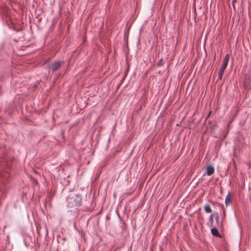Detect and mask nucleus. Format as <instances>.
Masks as SVG:
<instances>
[{
    "label": "nucleus",
    "mask_w": 251,
    "mask_h": 251,
    "mask_svg": "<svg viewBox=\"0 0 251 251\" xmlns=\"http://www.w3.org/2000/svg\"><path fill=\"white\" fill-rule=\"evenodd\" d=\"M81 201L80 195H70L67 198L68 206L70 207H78L80 206Z\"/></svg>",
    "instance_id": "nucleus-1"
},
{
    "label": "nucleus",
    "mask_w": 251,
    "mask_h": 251,
    "mask_svg": "<svg viewBox=\"0 0 251 251\" xmlns=\"http://www.w3.org/2000/svg\"><path fill=\"white\" fill-rule=\"evenodd\" d=\"M204 210L205 212L209 213L212 212V209L211 206L209 204H207L204 207Z\"/></svg>",
    "instance_id": "nucleus-8"
},
{
    "label": "nucleus",
    "mask_w": 251,
    "mask_h": 251,
    "mask_svg": "<svg viewBox=\"0 0 251 251\" xmlns=\"http://www.w3.org/2000/svg\"><path fill=\"white\" fill-rule=\"evenodd\" d=\"M209 221L211 222V224H212L213 221V214H211L210 215V216L209 217Z\"/></svg>",
    "instance_id": "nucleus-10"
},
{
    "label": "nucleus",
    "mask_w": 251,
    "mask_h": 251,
    "mask_svg": "<svg viewBox=\"0 0 251 251\" xmlns=\"http://www.w3.org/2000/svg\"><path fill=\"white\" fill-rule=\"evenodd\" d=\"M63 62L62 61H56L54 63H52L50 65V69L52 70V71H55L58 70Z\"/></svg>",
    "instance_id": "nucleus-3"
},
{
    "label": "nucleus",
    "mask_w": 251,
    "mask_h": 251,
    "mask_svg": "<svg viewBox=\"0 0 251 251\" xmlns=\"http://www.w3.org/2000/svg\"><path fill=\"white\" fill-rule=\"evenodd\" d=\"M244 77V87L246 89L249 90L251 88V76L245 75Z\"/></svg>",
    "instance_id": "nucleus-2"
},
{
    "label": "nucleus",
    "mask_w": 251,
    "mask_h": 251,
    "mask_svg": "<svg viewBox=\"0 0 251 251\" xmlns=\"http://www.w3.org/2000/svg\"><path fill=\"white\" fill-rule=\"evenodd\" d=\"M223 74L218 73V80H221L223 77Z\"/></svg>",
    "instance_id": "nucleus-11"
},
{
    "label": "nucleus",
    "mask_w": 251,
    "mask_h": 251,
    "mask_svg": "<svg viewBox=\"0 0 251 251\" xmlns=\"http://www.w3.org/2000/svg\"><path fill=\"white\" fill-rule=\"evenodd\" d=\"M163 64H164V63H163V59L160 58L159 59V60L158 61L157 65L158 67H160V66H162L163 65Z\"/></svg>",
    "instance_id": "nucleus-9"
},
{
    "label": "nucleus",
    "mask_w": 251,
    "mask_h": 251,
    "mask_svg": "<svg viewBox=\"0 0 251 251\" xmlns=\"http://www.w3.org/2000/svg\"><path fill=\"white\" fill-rule=\"evenodd\" d=\"M211 233L213 235L216 236V237L220 236V234L219 233L218 230H217V229L216 227H213V228H211Z\"/></svg>",
    "instance_id": "nucleus-7"
},
{
    "label": "nucleus",
    "mask_w": 251,
    "mask_h": 251,
    "mask_svg": "<svg viewBox=\"0 0 251 251\" xmlns=\"http://www.w3.org/2000/svg\"><path fill=\"white\" fill-rule=\"evenodd\" d=\"M231 194L229 192H228V194L226 196L225 199V203L226 205H228L231 203Z\"/></svg>",
    "instance_id": "nucleus-5"
},
{
    "label": "nucleus",
    "mask_w": 251,
    "mask_h": 251,
    "mask_svg": "<svg viewBox=\"0 0 251 251\" xmlns=\"http://www.w3.org/2000/svg\"><path fill=\"white\" fill-rule=\"evenodd\" d=\"M235 2H236V0H232V4L233 7H234V3Z\"/></svg>",
    "instance_id": "nucleus-14"
},
{
    "label": "nucleus",
    "mask_w": 251,
    "mask_h": 251,
    "mask_svg": "<svg viewBox=\"0 0 251 251\" xmlns=\"http://www.w3.org/2000/svg\"><path fill=\"white\" fill-rule=\"evenodd\" d=\"M226 67H227L226 66H225L224 65H222V66H221V67L220 69H223L224 70H225L226 68Z\"/></svg>",
    "instance_id": "nucleus-12"
},
{
    "label": "nucleus",
    "mask_w": 251,
    "mask_h": 251,
    "mask_svg": "<svg viewBox=\"0 0 251 251\" xmlns=\"http://www.w3.org/2000/svg\"><path fill=\"white\" fill-rule=\"evenodd\" d=\"M219 216H217V217L216 218V221L218 222V221L219 220Z\"/></svg>",
    "instance_id": "nucleus-16"
},
{
    "label": "nucleus",
    "mask_w": 251,
    "mask_h": 251,
    "mask_svg": "<svg viewBox=\"0 0 251 251\" xmlns=\"http://www.w3.org/2000/svg\"><path fill=\"white\" fill-rule=\"evenodd\" d=\"M230 56L229 54H226L224 60L222 62V65H224L225 66H227L229 60Z\"/></svg>",
    "instance_id": "nucleus-6"
},
{
    "label": "nucleus",
    "mask_w": 251,
    "mask_h": 251,
    "mask_svg": "<svg viewBox=\"0 0 251 251\" xmlns=\"http://www.w3.org/2000/svg\"><path fill=\"white\" fill-rule=\"evenodd\" d=\"M211 111H210V112H209V114H208V115H207V116L206 119H208V118L209 117V116H210V114H211Z\"/></svg>",
    "instance_id": "nucleus-15"
},
{
    "label": "nucleus",
    "mask_w": 251,
    "mask_h": 251,
    "mask_svg": "<svg viewBox=\"0 0 251 251\" xmlns=\"http://www.w3.org/2000/svg\"><path fill=\"white\" fill-rule=\"evenodd\" d=\"M214 173V168L212 166L209 165L206 167L205 173L207 176H210L213 174Z\"/></svg>",
    "instance_id": "nucleus-4"
},
{
    "label": "nucleus",
    "mask_w": 251,
    "mask_h": 251,
    "mask_svg": "<svg viewBox=\"0 0 251 251\" xmlns=\"http://www.w3.org/2000/svg\"><path fill=\"white\" fill-rule=\"evenodd\" d=\"M224 72H225V70H223V69H220V70H219V72H218V73H219V74H224Z\"/></svg>",
    "instance_id": "nucleus-13"
}]
</instances>
